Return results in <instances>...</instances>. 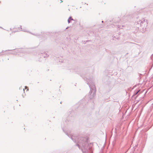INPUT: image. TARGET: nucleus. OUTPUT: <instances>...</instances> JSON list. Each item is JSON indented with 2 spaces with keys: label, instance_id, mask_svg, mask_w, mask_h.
<instances>
[{
  "label": "nucleus",
  "instance_id": "obj_3",
  "mask_svg": "<svg viewBox=\"0 0 153 153\" xmlns=\"http://www.w3.org/2000/svg\"><path fill=\"white\" fill-rule=\"evenodd\" d=\"M140 91V90H139L136 93H135V94L134 95H136L138 93V92Z\"/></svg>",
  "mask_w": 153,
  "mask_h": 153
},
{
  "label": "nucleus",
  "instance_id": "obj_5",
  "mask_svg": "<svg viewBox=\"0 0 153 153\" xmlns=\"http://www.w3.org/2000/svg\"><path fill=\"white\" fill-rule=\"evenodd\" d=\"M24 91H25V89H24Z\"/></svg>",
  "mask_w": 153,
  "mask_h": 153
},
{
  "label": "nucleus",
  "instance_id": "obj_2",
  "mask_svg": "<svg viewBox=\"0 0 153 153\" xmlns=\"http://www.w3.org/2000/svg\"><path fill=\"white\" fill-rule=\"evenodd\" d=\"M27 89V90H26V91H28V89H28V87H27V86H26L25 87V89Z\"/></svg>",
  "mask_w": 153,
  "mask_h": 153
},
{
  "label": "nucleus",
  "instance_id": "obj_4",
  "mask_svg": "<svg viewBox=\"0 0 153 153\" xmlns=\"http://www.w3.org/2000/svg\"><path fill=\"white\" fill-rule=\"evenodd\" d=\"M60 0L61 1V2H62V0Z\"/></svg>",
  "mask_w": 153,
  "mask_h": 153
},
{
  "label": "nucleus",
  "instance_id": "obj_1",
  "mask_svg": "<svg viewBox=\"0 0 153 153\" xmlns=\"http://www.w3.org/2000/svg\"><path fill=\"white\" fill-rule=\"evenodd\" d=\"M73 20V19H71V18H69V19L68 20V23H70V21L71 20Z\"/></svg>",
  "mask_w": 153,
  "mask_h": 153
}]
</instances>
